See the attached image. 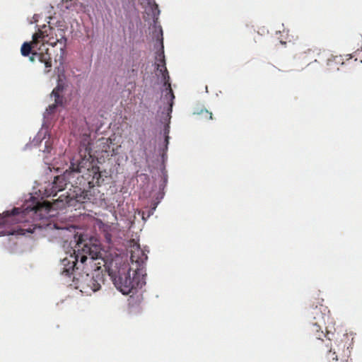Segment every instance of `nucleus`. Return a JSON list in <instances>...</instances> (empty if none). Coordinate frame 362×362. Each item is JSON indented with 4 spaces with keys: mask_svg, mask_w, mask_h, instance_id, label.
Here are the masks:
<instances>
[{
    "mask_svg": "<svg viewBox=\"0 0 362 362\" xmlns=\"http://www.w3.org/2000/svg\"><path fill=\"white\" fill-rule=\"evenodd\" d=\"M101 258V247L97 240L93 238L84 239L80 235L76 241L74 255L63 259L62 264L64 266L62 274L70 277L77 270H81L79 287L82 292H88L90 288L95 292L101 288L100 282L103 281L102 276L97 275L95 277L90 276L92 270H99L100 262H95V260Z\"/></svg>",
    "mask_w": 362,
    "mask_h": 362,
    "instance_id": "nucleus-1",
    "label": "nucleus"
},
{
    "mask_svg": "<svg viewBox=\"0 0 362 362\" xmlns=\"http://www.w3.org/2000/svg\"><path fill=\"white\" fill-rule=\"evenodd\" d=\"M108 148L109 146L104 144L101 154L96 155L95 153H98L97 151L95 153H92V149L89 142L87 144L86 142H81L78 147V155L80 158H105L110 156L107 151Z\"/></svg>",
    "mask_w": 362,
    "mask_h": 362,
    "instance_id": "nucleus-7",
    "label": "nucleus"
},
{
    "mask_svg": "<svg viewBox=\"0 0 362 362\" xmlns=\"http://www.w3.org/2000/svg\"><path fill=\"white\" fill-rule=\"evenodd\" d=\"M163 184L165 185L167 183V181H168V175H166V173L165 172H163Z\"/></svg>",
    "mask_w": 362,
    "mask_h": 362,
    "instance_id": "nucleus-20",
    "label": "nucleus"
},
{
    "mask_svg": "<svg viewBox=\"0 0 362 362\" xmlns=\"http://www.w3.org/2000/svg\"><path fill=\"white\" fill-rule=\"evenodd\" d=\"M343 64L344 62H342V59L341 57L338 56H331L327 59V64L328 66L332 67L334 64Z\"/></svg>",
    "mask_w": 362,
    "mask_h": 362,
    "instance_id": "nucleus-13",
    "label": "nucleus"
},
{
    "mask_svg": "<svg viewBox=\"0 0 362 362\" xmlns=\"http://www.w3.org/2000/svg\"><path fill=\"white\" fill-rule=\"evenodd\" d=\"M138 66H139L134 64L132 66V70L129 71L130 76H136L137 74Z\"/></svg>",
    "mask_w": 362,
    "mask_h": 362,
    "instance_id": "nucleus-17",
    "label": "nucleus"
},
{
    "mask_svg": "<svg viewBox=\"0 0 362 362\" xmlns=\"http://www.w3.org/2000/svg\"><path fill=\"white\" fill-rule=\"evenodd\" d=\"M350 337L349 334H344L343 339L337 345V351H329L328 358L330 362H351L350 347L353 342V337L349 342Z\"/></svg>",
    "mask_w": 362,
    "mask_h": 362,
    "instance_id": "nucleus-6",
    "label": "nucleus"
},
{
    "mask_svg": "<svg viewBox=\"0 0 362 362\" xmlns=\"http://www.w3.org/2000/svg\"><path fill=\"white\" fill-rule=\"evenodd\" d=\"M52 149L51 144L49 141H46L45 143V149L43 150V152H47L49 153Z\"/></svg>",
    "mask_w": 362,
    "mask_h": 362,
    "instance_id": "nucleus-16",
    "label": "nucleus"
},
{
    "mask_svg": "<svg viewBox=\"0 0 362 362\" xmlns=\"http://www.w3.org/2000/svg\"><path fill=\"white\" fill-rule=\"evenodd\" d=\"M267 69L268 72H273L274 71L277 69V68L273 64H268Z\"/></svg>",
    "mask_w": 362,
    "mask_h": 362,
    "instance_id": "nucleus-19",
    "label": "nucleus"
},
{
    "mask_svg": "<svg viewBox=\"0 0 362 362\" xmlns=\"http://www.w3.org/2000/svg\"><path fill=\"white\" fill-rule=\"evenodd\" d=\"M197 115L201 119L211 120L213 119L212 112L206 109L202 110L199 112L197 113Z\"/></svg>",
    "mask_w": 362,
    "mask_h": 362,
    "instance_id": "nucleus-14",
    "label": "nucleus"
},
{
    "mask_svg": "<svg viewBox=\"0 0 362 362\" xmlns=\"http://www.w3.org/2000/svg\"><path fill=\"white\" fill-rule=\"evenodd\" d=\"M13 232H14V230H13L12 232H11V231H7V233H13ZM6 232H0V234H1V235H4V234H6Z\"/></svg>",
    "mask_w": 362,
    "mask_h": 362,
    "instance_id": "nucleus-21",
    "label": "nucleus"
},
{
    "mask_svg": "<svg viewBox=\"0 0 362 362\" xmlns=\"http://www.w3.org/2000/svg\"><path fill=\"white\" fill-rule=\"evenodd\" d=\"M161 156H162V158H164V157L165 156V153H164V152H163V153H162Z\"/></svg>",
    "mask_w": 362,
    "mask_h": 362,
    "instance_id": "nucleus-22",
    "label": "nucleus"
},
{
    "mask_svg": "<svg viewBox=\"0 0 362 362\" xmlns=\"http://www.w3.org/2000/svg\"><path fill=\"white\" fill-rule=\"evenodd\" d=\"M62 91L63 86L59 84L52 90L51 97L53 96L54 98V103L49 105L47 108L46 111L48 114L54 113L57 107L63 105L64 97L62 95Z\"/></svg>",
    "mask_w": 362,
    "mask_h": 362,
    "instance_id": "nucleus-9",
    "label": "nucleus"
},
{
    "mask_svg": "<svg viewBox=\"0 0 362 362\" xmlns=\"http://www.w3.org/2000/svg\"><path fill=\"white\" fill-rule=\"evenodd\" d=\"M71 165L69 169L73 173H85L86 178L88 180L89 185H100L102 178L103 172L100 170V168L94 165L90 160H71Z\"/></svg>",
    "mask_w": 362,
    "mask_h": 362,
    "instance_id": "nucleus-4",
    "label": "nucleus"
},
{
    "mask_svg": "<svg viewBox=\"0 0 362 362\" xmlns=\"http://www.w3.org/2000/svg\"><path fill=\"white\" fill-rule=\"evenodd\" d=\"M98 260L100 261V264L104 263L103 266L107 264V271L114 285L123 294H129L137 288H141L144 284L137 272H135L133 277H131L129 265L121 257L117 256L107 263L103 258V250H101V258Z\"/></svg>",
    "mask_w": 362,
    "mask_h": 362,
    "instance_id": "nucleus-2",
    "label": "nucleus"
},
{
    "mask_svg": "<svg viewBox=\"0 0 362 362\" xmlns=\"http://www.w3.org/2000/svg\"><path fill=\"white\" fill-rule=\"evenodd\" d=\"M43 30H38L33 35V40L30 42H24L21 47V54L23 56L30 57V61L34 62L37 59L41 63H43L45 66V73L50 71L52 66V58L51 54L49 52V49L45 47V42L50 44L52 47L55 46L57 42L65 46L66 39L62 37L60 40L52 42L51 39L46 40V38L53 31V28L50 26L44 25Z\"/></svg>",
    "mask_w": 362,
    "mask_h": 362,
    "instance_id": "nucleus-3",
    "label": "nucleus"
},
{
    "mask_svg": "<svg viewBox=\"0 0 362 362\" xmlns=\"http://www.w3.org/2000/svg\"><path fill=\"white\" fill-rule=\"evenodd\" d=\"M315 314L317 315L319 318L316 322H313L310 327V332L313 336L318 339H322L323 336H325L322 330V325L325 324V317L323 316L321 311L317 309V307L314 309Z\"/></svg>",
    "mask_w": 362,
    "mask_h": 362,
    "instance_id": "nucleus-8",
    "label": "nucleus"
},
{
    "mask_svg": "<svg viewBox=\"0 0 362 362\" xmlns=\"http://www.w3.org/2000/svg\"><path fill=\"white\" fill-rule=\"evenodd\" d=\"M65 178L62 176H57L52 182V192L49 194L53 197L56 196L58 192L64 190L66 187Z\"/></svg>",
    "mask_w": 362,
    "mask_h": 362,
    "instance_id": "nucleus-11",
    "label": "nucleus"
},
{
    "mask_svg": "<svg viewBox=\"0 0 362 362\" xmlns=\"http://www.w3.org/2000/svg\"><path fill=\"white\" fill-rule=\"evenodd\" d=\"M38 142L41 143L42 142V137L40 135L37 134L33 139V145L36 146L37 145Z\"/></svg>",
    "mask_w": 362,
    "mask_h": 362,
    "instance_id": "nucleus-18",
    "label": "nucleus"
},
{
    "mask_svg": "<svg viewBox=\"0 0 362 362\" xmlns=\"http://www.w3.org/2000/svg\"><path fill=\"white\" fill-rule=\"evenodd\" d=\"M168 134H169V129H168V127H165V129H164V141H163V146L165 147V149L166 150L168 148V139H169V136H168Z\"/></svg>",
    "mask_w": 362,
    "mask_h": 362,
    "instance_id": "nucleus-15",
    "label": "nucleus"
},
{
    "mask_svg": "<svg viewBox=\"0 0 362 362\" xmlns=\"http://www.w3.org/2000/svg\"><path fill=\"white\" fill-rule=\"evenodd\" d=\"M74 192V194H69L67 197L71 199H75L78 202H84L90 199V198L88 197V192L84 190L81 191V188L76 187V189H75Z\"/></svg>",
    "mask_w": 362,
    "mask_h": 362,
    "instance_id": "nucleus-12",
    "label": "nucleus"
},
{
    "mask_svg": "<svg viewBox=\"0 0 362 362\" xmlns=\"http://www.w3.org/2000/svg\"><path fill=\"white\" fill-rule=\"evenodd\" d=\"M130 259L132 262L138 264L139 266L147 259V255L143 251L139 245L134 243L131 246Z\"/></svg>",
    "mask_w": 362,
    "mask_h": 362,
    "instance_id": "nucleus-10",
    "label": "nucleus"
},
{
    "mask_svg": "<svg viewBox=\"0 0 362 362\" xmlns=\"http://www.w3.org/2000/svg\"><path fill=\"white\" fill-rule=\"evenodd\" d=\"M161 48L159 51L156 52V65L157 70L161 74L163 79L164 81V86H165L166 90L165 94V99L168 100L170 108L173 104V100L175 98V95L173 91L171 88V85L170 83V76L168 74V69L165 66V54L163 51V40L160 42Z\"/></svg>",
    "mask_w": 362,
    "mask_h": 362,
    "instance_id": "nucleus-5",
    "label": "nucleus"
}]
</instances>
